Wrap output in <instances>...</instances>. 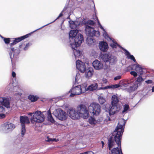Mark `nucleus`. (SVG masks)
<instances>
[{"label": "nucleus", "mask_w": 154, "mask_h": 154, "mask_svg": "<svg viewBox=\"0 0 154 154\" xmlns=\"http://www.w3.org/2000/svg\"><path fill=\"white\" fill-rule=\"evenodd\" d=\"M125 123V122L123 119L119 121L113 133L114 135L108 139L107 145L109 150L114 147L116 144L118 147L120 148V149L121 150L122 138Z\"/></svg>", "instance_id": "nucleus-1"}, {"label": "nucleus", "mask_w": 154, "mask_h": 154, "mask_svg": "<svg viewBox=\"0 0 154 154\" xmlns=\"http://www.w3.org/2000/svg\"><path fill=\"white\" fill-rule=\"evenodd\" d=\"M77 111L78 112L80 117L84 119L88 118L89 116V110L86 106L83 104H80L77 106Z\"/></svg>", "instance_id": "nucleus-2"}, {"label": "nucleus", "mask_w": 154, "mask_h": 154, "mask_svg": "<svg viewBox=\"0 0 154 154\" xmlns=\"http://www.w3.org/2000/svg\"><path fill=\"white\" fill-rule=\"evenodd\" d=\"M45 117L41 111H36L32 117L30 121L32 123L34 122L41 123L44 121Z\"/></svg>", "instance_id": "nucleus-3"}, {"label": "nucleus", "mask_w": 154, "mask_h": 154, "mask_svg": "<svg viewBox=\"0 0 154 154\" xmlns=\"http://www.w3.org/2000/svg\"><path fill=\"white\" fill-rule=\"evenodd\" d=\"M89 111L93 115L97 116L99 114L101 110V107L96 103H92L88 107Z\"/></svg>", "instance_id": "nucleus-4"}, {"label": "nucleus", "mask_w": 154, "mask_h": 154, "mask_svg": "<svg viewBox=\"0 0 154 154\" xmlns=\"http://www.w3.org/2000/svg\"><path fill=\"white\" fill-rule=\"evenodd\" d=\"M85 32L86 34L88 36L92 37L94 36L98 37L100 35V32L98 31H96L93 28L85 24Z\"/></svg>", "instance_id": "nucleus-5"}, {"label": "nucleus", "mask_w": 154, "mask_h": 154, "mask_svg": "<svg viewBox=\"0 0 154 154\" xmlns=\"http://www.w3.org/2000/svg\"><path fill=\"white\" fill-rule=\"evenodd\" d=\"M20 122L21 124V135L23 137L26 131L25 124H29V119L27 116H20Z\"/></svg>", "instance_id": "nucleus-6"}, {"label": "nucleus", "mask_w": 154, "mask_h": 154, "mask_svg": "<svg viewBox=\"0 0 154 154\" xmlns=\"http://www.w3.org/2000/svg\"><path fill=\"white\" fill-rule=\"evenodd\" d=\"M54 113L55 116L60 120H64L66 119V112L61 109L57 110Z\"/></svg>", "instance_id": "nucleus-7"}, {"label": "nucleus", "mask_w": 154, "mask_h": 154, "mask_svg": "<svg viewBox=\"0 0 154 154\" xmlns=\"http://www.w3.org/2000/svg\"><path fill=\"white\" fill-rule=\"evenodd\" d=\"M81 90V86L80 85H78L72 88V89L69 91V93L70 92L71 94L69 95L70 97H74L75 95H78L82 94V91Z\"/></svg>", "instance_id": "nucleus-8"}, {"label": "nucleus", "mask_w": 154, "mask_h": 154, "mask_svg": "<svg viewBox=\"0 0 154 154\" xmlns=\"http://www.w3.org/2000/svg\"><path fill=\"white\" fill-rule=\"evenodd\" d=\"M32 33H30L19 37L13 38V42L10 44V46H13L22 40L28 37L29 36L31 35Z\"/></svg>", "instance_id": "nucleus-9"}, {"label": "nucleus", "mask_w": 154, "mask_h": 154, "mask_svg": "<svg viewBox=\"0 0 154 154\" xmlns=\"http://www.w3.org/2000/svg\"><path fill=\"white\" fill-rule=\"evenodd\" d=\"M77 68L82 73H84L86 70V66L85 63L78 60L76 61Z\"/></svg>", "instance_id": "nucleus-10"}, {"label": "nucleus", "mask_w": 154, "mask_h": 154, "mask_svg": "<svg viewBox=\"0 0 154 154\" xmlns=\"http://www.w3.org/2000/svg\"><path fill=\"white\" fill-rule=\"evenodd\" d=\"M128 69L131 70H135L137 72H140V75H143V69L140 65L138 64H134L129 66L128 67Z\"/></svg>", "instance_id": "nucleus-11"}, {"label": "nucleus", "mask_w": 154, "mask_h": 154, "mask_svg": "<svg viewBox=\"0 0 154 154\" xmlns=\"http://www.w3.org/2000/svg\"><path fill=\"white\" fill-rule=\"evenodd\" d=\"M83 41V35L81 34H78L74 39L75 47L76 48L77 47L79 46Z\"/></svg>", "instance_id": "nucleus-12"}, {"label": "nucleus", "mask_w": 154, "mask_h": 154, "mask_svg": "<svg viewBox=\"0 0 154 154\" xmlns=\"http://www.w3.org/2000/svg\"><path fill=\"white\" fill-rule=\"evenodd\" d=\"M15 127L14 125L9 122H5L3 124L4 129L7 132L13 130Z\"/></svg>", "instance_id": "nucleus-13"}, {"label": "nucleus", "mask_w": 154, "mask_h": 154, "mask_svg": "<svg viewBox=\"0 0 154 154\" xmlns=\"http://www.w3.org/2000/svg\"><path fill=\"white\" fill-rule=\"evenodd\" d=\"M69 117L72 119H77L80 118V116L78 112H76L75 109H70L69 112Z\"/></svg>", "instance_id": "nucleus-14"}, {"label": "nucleus", "mask_w": 154, "mask_h": 154, "mask_svg": "<svg viewBox=\"0 0 154 154\" xmlns=\"http://www.w3.org/2000/svg\"><path fill=\"white\" fill-rule=\"evenodd\" d=\"M101 58L102 60L105 62H109L110 63H113L114 60L111 57H109L107 54H104L101 55Z\"/></svg>", "instance_id": "nucleus-15"}, {"label": "nucleus", "mask_w": 154, "mask_h": 154, "mask_svg": "<svg viewBox=\"0 0 154 154\" xmlns=\"http://www.w3.org/2000/svg\"><path fill=\"white\" fill-rule=\"evenodd\" d=\"M92 65L94 68L96 70H100L103 68V64L98 60H97L94 61Z\"/></svg>", "instance_id": "nucleus-16"}, {"label": "nucleus", "mask_w": 154, "mask_h": 154, "mask_svg": "<svg viewBox=\"0 0 154 154\" xmlns=\"http://www.w3.org/2000/svg\"><path fill=\"white\" fill-rule=\"evenodd\" d=\"M99 48L103 51H106L108 49V46L106 42H101L99 44Z\"/></svg>", "instance_id": "nucleus-17"}, {"label": "nucleus", "mask_w": 154, "mask_h": 154, "mask_svg": "<svg viewBox=\"0 0 154 154\" xmlns=\"http://www.w3.org/2000/svg\"><path fill=\"white\" fill-rule=\"evenodd\" d=\"M85 76L86 78L89 79L91 77L94 72L92 68L90 67L86 69L85 71Z\"/></svg>", "instance_id": "nucleus-18"}, {"label": "nucleus", "mask_w": 154, "mask_h": 154, "mask_svg": "<svg viewBox=\"0 0 154 154\" xmlns=\"http://www.w3.org/2000/svg\"><path fill=\"white\" fill-rule=\"evenodd\" d=\"M112 106L109 110V114L112 115L118 112V108L116 105L112 104Z\"/></svg>", "instance_id": "nucleus-19"}, {"label": "nucleus", "mask_w": 154, "mask_h": 154, "mask_svg": "<svg viewBox=\"0 0 154 154\" xmlns=\"http://www.w3.org/2000/svg\"><path fill=\"white\" fill-rule=\"evenodd\" d=\"M110 150L111 154H123L121 148V150L120 147H116L111 149Z\"/></svg>", "instance_id": "nucleus-20"}, {"label": "nucleus", "mask_w": 154, "mask_h": 154, "mask_svg": "<svg viewBox=\"0 0 154 154\" xmlns=\"http://www.w3.org/2000/svg\"><path fill=\"white\" fill-rule=\"evenodd\" d=\"M122 49H123L125 52L126 55L128 58L131 59L133 60L134 62H136V60L134 57V56L130 54V53L126 50L124 49L123 48H122Z\"/></svg>", "instance_id": "nucleus-21"}, {"label": "nucleus", "mask_w": 154, "mask_h": 154, "mask_svg": "<svg viewBox=\"0 0 154 154\" xmlns=\"http://www.w3.org/2000/svg\"><path fill=\"white\" fill-rule=\"evenodd\" d=\"M98 85L96 83H94L89 86L87 88V91H93L97 89V88Z\"/></svg>", "instance_id": "nucleus-22"}, {"label": "nucleus", "mask_w": 154, "mask_h": 154, "mask_svg": "<svg viewBox=\"0 0 154 154\" xmlns=\"http://www.w3.org/2000/svg\"><path fill=\"white\" fill-rule=\"evenodd\" d=\"M78 30L77 29L71 30L69 33V36L73 38H75L78 33Z\"/></svg>", "instance_id": "nucleus-23"}, {"label": "nucleus", "mask_w": 154, "mask_h": 154, "mask_svg": "<svg viewBox=\"0 0 154 154\" xmlns=\"http://www.w3.org/2000/svg\"><path fill=\"white\" fill-rule=\"evenodd\" d=\"M13 46H10L11 51L9 54L11 61H12V60L14 58V55H15V51L16 50L14 49V48L13 47Z\"/></svg>", "instance_id": "nucleus-24"}, {"label": "nucleus", "mask_w": 154, "mask_h": 154, "mask_svg": "<svg viewBox=\"0 0 154 154\" xmlns=\"http://www.w3.org/2000/svg\"><path fill=\"white\" fill-rule=\"evenodd\" d=\"M2 100V104L4 105L5 107H6L7 108H10V102L8 100H7L6 98H1Z\"/></svg>", "instance_id": "nucleus-25"}, {"label": "nucleus", "mask_w": 154, "mask_h": 154, "mask_svg": "<svg viewBox=\"0 0 154 154\" xmlns=\"http://www.w3.org/2000/svg\"><path fill=\"white\" fill-rule=\"evenodd\" d=\"M112 104L116 105L119 102L118 97L114 95L112 96Z\"/></svg>", "instance_id": "nucleus-26"}, {"label": "nucleus", "mask_w": 154, "mask_h": 154, "mask_svg": "<svg viewBox=\"0 0 154 154\" xmlns=\"http://www.w3.org/2000/svg\"><path fill=\"white\" fill-rule=\"evenodd\" d=\"M28 98L32 102H34L37 101L39 97L36 96L32 95H30L28 96Z\"/></svg>", "instance_id": "nucleus-27"}, {"label": "nucleus", "mask_w": 154, "mask_h": 154, "mask_svg": "<svg viewBox=\"0 0 154 154\" xmlns=\"http://www.w3.org/2000/svg\"><path fill=\"white\" fill-rule=\"evenodd\" d=\"M48 119L49 121L51 123H54V120L52 116L50 110H48Z\"/></svg>", "instance_id": "nucleus-28"}, {"label": "nucleus", "mask_w": 154, "mask_h": 154, "mask_svg": "<svg viewBox=\"0 0 154 154\" xmlns=\"http://www.w3.org/2000/svg\"><path fill=\"white\" fill-rule=\"evenodd\" d=\"M87 85L86 83H84L81 85H80L81 86V90L82 91V93H84L86 91H87Z\"/></svg>", "instance_id": "nucleus-29"}, {"label": "nucleus", "mask_w": 154, "mask_h": 154, "mask_svg": "<svg viewBox=\"0 0 154 154\" xmlns=\"http://www.w3.org/2000/svg\"><path fill=\"white\" fill-rule=\"evenodd\" d=\"M72 48L73 49L74 54L75 57H79L81 56V53L80 51L79 50L75 49L73 48V47H72Z\"/></svg>", "instance_id": "nucleus-30"}, {"label": "nucleus", "mask_w": 154, "mask_h": 154, "mask_svg": "<svg viewBox=\"0 0 154 154\" xmlns=\"http://www.w3.org/2000/svg\"><path fill=\"white\" fill-rule=\"evenodd\" d=\"M137 87L138 86L137 85L134 84L132 86L128 88V90L129 92H132L137 89Z\"/></svg>", "instance_id": "nucleus-31"}, {"label": "nucleus", "mask_w": 154, "mask_h": 154, "mask_svg": "<svg viewBox=\"0 0 154 154\" xmlns=\"http://www.w3.org/2000/svg\"><path fill=\"white\" fill-rule=\"evenodd\" d=\"M113 43H111L110 45V46L112 48H116L117 46H118L119 47H120L122 48V47H121L120 45H119L116 42H114L113 40H112Z\"/></svg>", "instance_id": "nucleus-32"}, {"label": "nucleus", "mask_w": 154, "mask_h": 154, "mask_svg": "<svg viewBox=\"0 0 154 154\" xmlns=\"http://www.w3.org/2000/svg\"><path fill=\"white\" fill-rule=\"evenodd\" d=\"M69 23L70 25V27L71 28L74 29L76 28L77 26L75 24L74 21H71L69 22Z\"/></svg>", "instance_id": "nucleus-33"}, {"label": "nucleus", "mask_w": 154, "mask_h": 154, "mask_svg": "<svg viewBox=\"0 0 154 154\" xmlns=\"http://www.w3.org/2000/svg\"><path fill=\"white\" fill-rule=\"evenodd\" d=\"M2 38H3V40L6 44H8L10 42H11L10 39H11L10 38H5L2 36Z\"/></svg>", "instance_id": "nucleus-34"}, {"label": "nucleus", "mask_w": 154, "mask_h": 154, "mask_svg": "<svg viewBox=\"0 0 154 154\" xmlns=\"http://www.w3.org/2000/svg\"><path fill=\"white\" fill-rule=\"evenodd\" d=\"M89 122L91 125L95 124V119L92 117H90L89 119Z\"/></svg>", "instance_id": "nucleus-35"}, {"label": "nucleus", "mask_w": 154, "mask_h": 154, "mask_svg": "<svg viewBox=\"0 0 154 154\" xmlns=\"http://www.w3.org/2000/svg\"><path fill=\"white\" fill-rule=\"evenodd\" d=\"M129 109V106L128 104H125L124 105V109L122 111L123 113H124L125 112L128 110Z\"/></svg>", "instance_id": "nucleus-36"}, {"label": "nucleus", "mask_w": 154, "mask_h": 154, "mask_svg": "<svg viewBox=\"0 0 154 154\" xmlns=\"http://www.w3.org/2000/svg\"><path fill=\"white\" fill-rule=\"evenodd\" d=\"M142 75H140V76L137 77L136 81L137 82H140L144 80V79L142 78Z\"/></svg>", "instance_id": "nucleus-37"}, {"label": "nucleus", "mask_w": 154, "mask_h": 154, "mask_svg": "<svg viewBox=\"0 0 154 154\" xmlns=\"http://www.w3.org/2000/svg\"><path fill=\"white\" fill-rule=\"evenodd\" d=\"M99 102L101 104H103L105 102V100L103 97H100L98 99Z\"/></svg>", "instance_id": "nucleus-38"}, {"label": "nucleus", "mask_w": 154, "mask_h": 154, "mask_svg": "<svg viewBox=\"0 0 154 154\" xmlns=\"http://www.w3.org/2000/svg\"><path fill=\"white\" fill-rule=\"evenodd\" d=\"M95 22L92 20H88L87 23H86L85 24H88L89 25H94V24H95ZM87 25V24H86Z\"/></svg>", "instance_id": "nucleus-39"}, {"label": "nucleus", "mask_w": 154, "mask_h": 154, "mask_svg": "<svg viewBox=\"0 0 154 154\" xmlns=\"http://www.w3.org/2000/svg\"><path fill=\"white\" fill-rule=\"evenodd\" d=\"M31 45L32 44L31 43H28L26 45L25 47L24 48V50L25 51L27 50L29 47V46Z\"/></svg>", "instance_id": "nucleus-40"}, {"label": "nucleus", "mask_w": 154, "mask_h": 154, "mask_svg": "<svg viewBox=\"0 0 154 154\" xmlns=\"http://www.w3.org/2000/svg\"><path fill=\"white\" fill-rule=\"evenodd\" d=\"M130 74L131 75H133L134 77H136L137 75V73L134 71H132L131 72Z\"/></svg>", "instance_id": "nucleus-41"}, {"label": "nucleus", "mask_w": 154, "mask_h": 154, "mask_svg": "<svg viewBox=\"0 0 154 154\" xmlns=\"http://www.w3.org/2000/svg\"><path fill=\"white\" fill-rule=\"evenodd\" d=\"M120 85L119 84H115L112 85V88L114 89L119 88L120 87Z\"/></svg>", "instance_id": "nucleus-42"}, {"label": "nucleus", "mask_w": 154, "mask_h": 154, "mask_svg": "<svg viewBox=\"0 0 154 154\" xmlns=\"http://www.w3.org/2000/svg\"><path fill=\"white\" fill-rule=\"evenodd\" d=\"M88 44H91L92 43H93V39L92 38H90L88 39Z\"/></svg>", "instance_id": "nucleus-43"}, {"label": "nucleus", "mask_w": 154, "mask_h": 154, "mask_svg": "<svg viewBox=\"0 0 154 154\" xmlns=\"http://www.w3.org/2000/svg\"><path fill=\"white\" fill-rule=\"evenodd\" d=\"M121 78V75H118L114 77V80L116 81L120 79Z\"/></svg>", "instance_id": "nucleus-44"}, {"label": "nucleus", "mask_w": 154, "mask_h": 154, "mask_svg": "<svg viewBox=\"0 0 154 154\" xmlns=\"http://www.w3.org/2000/svg\"><path fill=\"white\" fill-rule=\"evenodd\" d=\"M5 115L3 113L0 114V119H2L5 118Z\"/></svg>", "instance_id": "nucleus-45"}, {"label": "nucleus", "mask_w": 154, "mask_h": 154, "mask_svg": "<svg viewBox=\"0 0 154 154\" xmlns=\"http://www.w3.org/2000/svg\"><path fill=\"white\" fill-rule=\"evenodd\" d=\"M80 154H94L93 152H86Z\"/></svg>", "instance_id": "nucleus-46"}, {"label": "nucleus", "mask_w": 154, "mask_h": 154, "mask_svg": "<svg viewBox=\"0 0 154 154\" xmlns=\"http://www.w3.org/2000/svg\"><path fill=\"white\" fill-rule=\"evenodd\" d=\"M145 82L147 84H151L152 83V81L150 80H149L147 81H146Z\"/></svg>", "instance_id": "nucleus-47"}, {"label": "nucleus", "mask_w": 154, "mask_h": 154, "mask_svg": "<svg viewBox=\"0 0 154 154\" xmlns=\"http://www.w3.org/2000/svg\"><path fill=\"white\" fill-rule=\"evenodd\" d=\"M108 88H112V85L106 86L104 87L103 89H106Z\"/></svg>", "instance_id": "nucleus-48"}, {"label": "nucleus", "mask_w": 154, "mask_h": 154, "mask_svg": "<svg viewBox=\"0 0 154 154\" xmlns=\"http://www.w3.org/2000/svg\"><path fill=\"white\" fill-rule=\"evenodd\" d=\"M12 62V70H14V69H15V64H14V65L13 64L12 60L11 61Z\"/></svg>", "instance_id": "nucleus-49"}, {"label": "nucleus", "mask_w": 154, "mask_h": 154, "mask_svg": "<svg viewBox=\"0 0 154 154\" xmlns=\"http://www.w3.org/2000/svg\"><path fill=\"white\" fill-rule=\"evenodd\" d=\"M16 73H15V72L14 71H13L12 73V77H13L14 78L16 77Z\"/></svg>", "instance_id": "nucleus-50"}, {"label": "nucleus", "mask_w": 154, "mask_h": 154, "mask_svg": "<svg viewBox=\"0 0 154 154\" xmlns=\"http://www.w3.org/2000/svg\"><path fill=\"white\" fill-rule=\"evenodd\" d=\"M51 140H46V141L47 142H49L50 141L53 142V141H55L56 140V139L55 138H53Z\"/></svg>", "instance_id": "nucleus-51"}, {"label": "nucleus", "mask_w": 154, "mask_h": 154, "mask_svg": "<svg viewBox=\"0 0 154 154\" xmlns=\"http://www.w3.org/2000/svg\"><path fill=\"white\" fill-rule=\"evenodd\" d=\"M63 14H62V13H60L59 16L57 17V18L56 19H58V18H60V17H62V16H63Z\"/></svg>", "instance_id": "nucleus-52"}, {"label": "nucleus", "mask_w": 154, "mask_h": 154, "mask_svg": "<svg viewBox=\"0 0 154 154\" xmlns=\"http://www.w3.org/2000/svg\"><path fill=\"white\" fill-rule=\"evenodd\" d=\"M15 94L20 96L22 95V94L21 93H18L16 94Z\"/></svg>", "instance_id": "nucleus-53"}, {"label": "nucleus", "mask_w": 154, "mask_h": 154, "mask_svg": "<svg viewBox=\"0 0 154 154\" xmlns=\"http://www.w3.org/2000/svg\"><path fill=\"white\" fill-rule=\"evenodd\" d=\"M101 143L102 144V147H103L104 145V143L103 141H101Z\"/></svg>", "instance_id": "nucleus-54"}, {"label": "nucleus", "mask_w": 154, "mask_h": 154, "mask_svg": "<svg viewBox=\"0 0 154 154\" xmlns=\"http://www.w3.org/2000/svg\"><path fill=\"white\" fill-rule=\"evenodd\" d=\"M47 138L48 139L47 140H51V139H52L49 138L48 137H47Z\"/></svg>", "instance_id": "nucleus-55"}, {"label": "nucleus", "mask_w": 154, "mask_h": 154, "mask_svg": "<svg viewBox=\"0 0 154 154\" xmlns=\"http://www.w3.org/2000/svg\"><path fill=\"white\" fill-rule=\"evenodd\" d=\"M29 115H30V116H32V113H29L28 114Z\"/></svg>", "instance_id": "nucleus-56"}, {"label": "nucleus", "mask_w": 154, "mask_h": 154, "mask_svg": "<svg viewBox=\"0 0 154 154\" xmlns=\"http://www.w3.org/2000/svg\"><path fill=\"white\" fill-rule=\"evenodd\" d=\"M21 45H19V47L20 48H21Z\"/></svg>", "instance_id": "nucleus-57"}, {"label": "nucleus", "mask_w": 154, "mask_h": 154, "mask_svg": "<svg viewBox=\"0 0 154 154\" xmlns=\"http://www.w3.org/2000/svg\"><path fill=\"white\" fill-rule=\"evenodd\" d=\"M35 31H34L33 32H31V33H31V34H32V33H33V32H35Z\"/></svg>", "instance_id": "nucleus-58"}, {"label": "nucleus", "mask_w": 154, "mask_h": 154, "mask_svg": "<svg viewBox=\"0 0 154 154\" xmlns=\"http://www.w3.org/2000/svg\"><path fill=\"white\" fill-rule=\"evenodd\" d=\"M35 31H34L33 32H31V33H31V34H32V33H33V32H35Z\"/></svg>", "instance_id": "nucleus-59"}, {"label": "nucleus", "mask_w": 154, "mask_h": 154, "mask_svg": "<svg viewBox=\"0 0 154 154\" xmlns=\"http://www.w3.org/2000/svg\"><path fill=\"white\" fill-rule=\"evenodd\" d=\"M96 18H97V20L99 22L98 20V18H97V17H96Z\"/></svg>", "instance_id": "nucleus-60"}, {"label": "nucleus", "mask_w": 154, "mask_h": 154, "mask_svg": "<svg viewBox=\"0 0 154 154\" xmlns=\"http://www.w3.org/2000/svg\"><path fill=\"white\" fill-rule=\"evenodd\" d=\"M19 53V52L18 51V53H17V54H18Z\"/></svg>", "instance_id": "nucleus-61"}, {"label": "nucleus", "mask_w": 154, "mask_h": 154, "mask_svg": "<svg viewBox=\"0 0 154 154\" xmlns=\"http://www.w3.org/2000/svg\"><path fill=\"white\" fill-rule=\"evenodd\" d=\"M68 19H69V17H68V18H67Z\"/></svg>", "instance_id": "nucleus-62"}]
</instances>
